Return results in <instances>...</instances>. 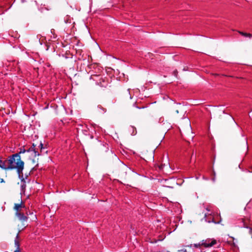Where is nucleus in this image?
<instances>
[{
  "instance_id": "1a4fd4ad",
  "label": "nucleus",
  "mask_w": 252,
  "mask_h": 252,
  "mask_svg": "<svg viewBox=\"0 0 252 252\" xmlns=\"http://www.w3.org/2000/svg\"><path fill=\"white\" fill-rule=\"evenodd\" d=\"M238 32L241 35H243L244 36L249 37V38L252 37V34H251V33H247V32H241V31H238Z\"/></svg>"
},
{
  "instance_id": "5701e85b",
  "label": "nucleus",
  "mask_w": 252,
  "mask_h": 252,
  "mask_svg": "<svg viewBox=\"0 0 252 252\" xmlns=\"http://www.w3.org/2000/svg\"><path fill=\"white\" fill-rule=\"evenodd\" d=\"M14 252H20V249H16Z\"/></svg>"
},
{
  "instance_id": "ddd939ff",
  "label": "nucleus",
  "mask_w": 252,
  "mask_h": 252,
  "mask_svg": "<svg viewBox=\"0 0 252 252\" xmlns=\"http://www.w3.org/2000/svg\"><path fill=\"white\" fill-rule=\"evenodd\" d=\"M39 147H40V152L42 153L45 147H43V144L41 142L40 143Z\"/></svg>"
},
{
  "instance_id": "f257e3e1",
  "label": "nucleus",
  "mask_w": 252,
  "mask_h": 252,
  "mask_svg": "<svg viewBox=\"0 0 252 252\" xmlns=\"http://www.w3.org/2000/svg\"><path fill=\"white\" fill-rule=\"evenodd\" d=\"M24 167V162L21 160L19 154H15L4 160L0 159V168L5 171L16 169L18 174L22 173Z\"/></svg>"
},
{
  "instance_id": "a878e982",
  "label": "nucleus",
  "mask_w": 252,
  "mask_h": 252,
  "mask_svg": "<svg viewBox=\"0 0 252 252\" xmlns=\"http://www.w3.org/2000/svg\"><path fill=\"white\" fill-rule=\"evenodd\" d=\"M250 233L252 234V229L250 228Z\"/></svg>"
},
{
  "instance_id": "412c9836",
  "label": "nucleus",
  "mask_w": 252,
  "mask_h": 252,
  "mask_svg": "<svg viewBox=\"0 0 252 252\" xmlns=\"http://www.w3.org/2000/svg\"><path fill=\"white\" fill-rule=\"evenodd\" d=\"M0 183H5V181L3 179L0 178Z\"/></svg>"
},
{
  "instance_id": "39448f33",
  "label": "nucleus",
  "mask_w": 252,
  "mask_h": 252,
  "mask_svg": "<svg viewBox=\"0 0 252 252\" xmlns=\"http://www.w3.org/2000/svg\"><path fill=\"white\" fill-rule=\"evenodd\" d=\"M15 216L18 217L19 220L22 221L23 225H25L24 223L25 221H26L28 220V217L24 215V214L21 212H16Z\"/></svg>"
},
{
  "instance_id": "4be33fe9",
  "label": "nucleus",
  "mask_w": 252,
  "mask_h": 252,
  "mask_svg": "<svg viewBox=\"0 0 252 252\" xmlns=\"http://www.w3.org/2000/svg\"><path fill=\"white\" fill-rule=\"evenodd\" d=\"M148 56L149 57H151L152 56H153V54L151 53H148Z\"/></svg>"
},
{
  "instance_id": "c756f323",
  "label": "nucleus",
  "mask_w": 252,
  "mask_h": 252,
  "mask_svg": "<svg viewBox=\"0 0 252 252\" xmlns=\"http://www.w3.org/2000/svg\"><path fill=\"white\" fill-rule=\"evenodd\" d=\"M34 169V167H33L32 169V170H33Z\"/></svg>"
},
{
  "instance_id": "7ed1b4c3",
  "label": "nucleus",
  "mask_w": 252,
  "mask_h": 252,
  "mask_svg": "<svg viewBox=\"0 0 252 252\" xmlns=\"http://www.w3.org/2000/svg\"><path fill=\"white\" fill-rule=\"evenodd\" d=\"M215 118L217 122L220 123H224L225 121H234L233 118L230 116H222L220 114H218Z\"/></svg>"
},
{
  "instance_id": "7c9ffc66",
  "label": "nucleus",
  "mask_w": 252,
  "mask_h": 252,
  "mask_svg": "<svg viewBox=\"0 0 252 252\" xmlns=\"http://www.w3.org/2000/svg\"><path fill=\"white\" fill-rule=\"evenodd\" d=\"M18 236H19V235H18V234H17L16 237L18 238Z\"/></svg>"
},
{
  "instance_id": "9d476101",
  "label": "nucleus",
  "mask_w": 252,
  "mask_h": 252,
  "mask_svg": "<svg viewBox=\"0 0 252 252\" xmlns=\"http://www.w3.org/2000/svg\"><path fill=\"white\" fill-rule=\"evenodd\" d=\"M209 220H207V219H205V221H208V222H213L214 223H216V222L214 220V219L211 215H209L208 216Z\"/></svg>"
},
{
  "instance_id": "bb28decb",
  "label": "nucleus",
  "mask_w": 252,
  "mask_h": 252,
  "mask_svg": "<svg viewBox=\"0 0 252 252\" xmlns=\"http://www.w3.org/2000/svg\"><path fill=\"white\" fill-rule=\"evenodd\" d=\"M215 174H216V173H215V171H213V175L214 176H215Z\"/></svg>"
},
{
  "instance_id": "423d86ee",
  "label": "nucleus",
  "mask_w": 252,
  "mask_h": 252,
  "mask_svg": "<svg viewBox=\"0 0 252 252\" xmlns=\"http://www.w3.org/2000/svg\"><path fill=\"white\" fill-rule=\"evenodd\" d=\"M98 86L100 87L103 90L104 89L107 88L108 87V83L107 80H105L104 78H101L99 82L96 84Z\"/></svg>"
},
{
  "instance_id": "4468645a",
  "label": "nucleus",
  "mask_w": 252,
  "mask_h": 252,
  "mask_svg": "<svg viewBox=\"0 0 252 252\" xmlns=\"http://www.w3.org/2000/svg\"><path fill=\"white\" fill-rule=\"evenodd\" d=\"M26 156L28 157L29 159H32L33 157H34V155H32L31 153H30L29 155L25 154Z\"/></svg>"
},
{
  "instance_id": "f03ea898",
  "label": "nucleus",
  "mask_w": 252,
  "mask_h": 252,
  "mask_svg": "<svg viewBox=\"0 0 252 252\" xmlns=\"http://www.w3.org/2000/svg\"><path fill=\"white\" fill-rule=\"evenodd\" d=\"M36 145L34 144H32V147L30 148L28 150H22L21 149L20 151L17 154H19V156H20L21 154H25L29 155L30 153H31L32 155H34V157H36L37 156H39V154L38 153L37 151L35 150V147Z\"/></svg>"
},
{
  "instance_id": "dca6fc26",
  "label": "nucleus",
  "mask_w": 252,
  "mask_h": 252,
  "mask_svg": "<svg viewBox=\"0 0 252 252\" xmlns=\"http://www.w3.org/2000/svg\"><path fill=\"white\" fill-rule=\"evenodd\" d=\"M154 156L153 155V154L152 153H150V156L149 157V158H148V159L149 160H154Z\"/></svg>"
},
{
  "instance_id": "6e6552de",
  "label": "nucleus",
  "mask_w": 252,
  "mask_h": 252,
  "mask_svg": "<svg viewBox=\"0 0 252 252\" xmlns=\"http://www.w3.org/2000/svg\"><path fill=\"white\" fill-rule=\"evenodd\" d=\"M24 207H25V205L21 202L20 204L15 203L13 209L16 211V212H20L21 209Z\"/></svg>"
},
{
  "instance_id": "20e7f679",
  "label": "nucleus",
  "mask_w": 252,
  "mask_h": 252,
  "mask_svg": "<svg viewBox=\"0 0 252 252\" xmlns=\"http://www.w3.org/2000/svg\"><path fill=\"white\" fill-rule=\"evenodd\" d=\"M217 243V241L215 239H206L201 241V245L205 248L211 247Z\"/></svg>"
},
{
  "instance_id": "b1692460",
  "label": "nucleus",
  "mask_w": 252,
  "mask_h": 252,
  "mask_svg": "<svg viewBox=\"0 0 252 252\" xmlns=\"http://www.w3.org/2000/svg\"><path fill=\"white\" fill-rule=\"evenodd\" d=\"M32 161L33 163H35L36 162L35 159H32Z\"/></svg>"
},
{
  "instance_id": "2eb2a0df",
  "label": "nucleus",
  "mask_w": 252,
  "mask_h": 252,
  "mask_svg": "<svg viewBox=\"0 0 252 252\" xmlns=\"http://www.w3.org/2000/svg\"><path fill=\"white\" fill-rule=\"evenodd\" d=\"M244 149L246 150H247V152L248 151V145H247V142H244Z\"/></svg>"
},
{
  "instance_id": "6ab92c4d",
  "label": "nucleus",
  "mask_w": 252,
  "mask_h": 252,
  "mask_svg": "<svg viewBox=\"0 0 252 252\" xmlns=\"http://www.w3.org/2000/svg\"><path fill=\"white\" fill-rule=\"evenodd\" d=\"M178 71L177 70H175L173 72V75L176 77H177V75H178Z\"/></svg>"
},
{
  "instance_id": "2f4dec72",
  "label": "nucleus",
  "mask_w": 252,
  "mask_h": 252,
  "mask_svg": "<svg viewBox=\"0 0 252 252\" xmlns=\"http://www.w3.org/2000/svg\"><path fill=\"white\" fill-rule=\"evenodd\" d=\"M222 113H223V114H225V112H224V111H223Z\"/></svg>"
},
{
  "instance_id": "f3484780",
  "label": "nucleus",
  "mask_w": 252,
  "mask_h": 252,
  "mask_svg": "<svg viewBox=\"0 0 252 252\" xmlns=\"http://www.w3.org/2000/svg\"><path fill=\"white\" fill-rule=\"evenodd\" d=\"M203 246V245H201V242L200 243H199L198 244H194V246L195 248H198V247H200V246Z\"/></svg>"
},
{
  "instance_id": "473e14b6",
  "label": "nucleus",
  "mask_w": 252,
  "mask_h": 252,
  "mask_svg": "<svg viewBox=\"0 0 252 252\" xmlns=\"http://www.w3.org/2000/svg\"><path fill=\"white\" fill-rule=\"evenodd\" d=\"M45 153L47 154V151H45Z\"/></svg>"
},
{
  "instance_id": "393cba45",
  "label": "nucleus",
  "mask_w": 252,
  "mask_h": 252,
  "mask_svg": "<svg viewBox=\"0 0 252 252\" xmlns=\"http://www.w3.org/2000/svg\"><path fill=\"white\" fill-rule=\"evenodd\" d=\"M212 180L213 182H215V176L214 177L212 178Z\"/></svg>"
},
{
  "instance_id": "0eeeda50",
  "label": "nucleus",
  "mask_w": 252,
  "mask_h": 252,
  "mask_svg": "<svg viewBox=\"0 0 252 252\" xmlns=\"http://www.w3.org/2000/svg\"><path fill=\"white\" fill-rule=\"evenodd\" d=\"M18 176L19 178L21 181V183H22L21 185V189L23 190H24L25 189L26 187V182L25 181V179L24 178V176H23V171H22V173H21V174H20V176H19V174H18Z\"/></svg>"
},
{
  "instance_id": "cd10ccee",
  "label": "nucleus",
  "mask_w": 252,
  "mask_h": 252,
  "mask_svg": "<svg viewBox=\"0 0 252 252\" xmlns=\"http://www.w3.org/2000/svg\"><path fill=\"white\" fill-rule=\"evenodd\" d=\"M176 112L177 113H179L178 110H176Z\"/></svg>"
},
{
  "instance_id": "c85d7f7f",
  "label": "nucleus",
  "mask_w": 252,
  "mask_h": 252,
  "mask_svg": "<svg viewBox=\"0 0 252 252\" xmlns=\"http://www.w3.org/2000/svg\"><path fill=\"white\" fill-rule=\"evenodd\" d=\"M28 176V175H26V178H27Z\"/></svg>"
},
{
  "instance_id": "a211bd4d",
  "label": "nucleus",
  "mask_w": 252,
  "mask_h": 252,
  "mask_svg": "<svg viewBox=\"0 0 252 252\" xmlns=\"http://www.w3.org/2000/svg\"><path fill=\"white\" fill-rule=\"evenodd\" d=\"M165 165V164H160V165H158V168H159V170H162V169H163V167H164Z\"/></svg>"
},
{
  "instance_id": "aec40b11",
  "label": "nucleus",
  "mask_w": 252,
  "mask_h": 252,
  "mask_svg": "<svg viewBox=\"0 0 252 252\" xmlns=\"http://www.w3.org/2000/svg\"><path fill=\"white\" fill-rule=\"evenodd\" d=\"M132 128H133V132H132V135H135L136 134V128L135 127H133V126H132Z\"/></svg>"
},
{
  "instance_id": "9b49d317",
  "label": "nucleus",
  "mask_w": 252,
  "mask_h": 252,
  "mask_svg": "<svg viewBox=\"0 0 252 252\" xmlns=\"http://www.w3.org/2000/svg\"><path fill=\"white\" fill-rule=\"evenodd\" d=\"M186 124H187V129L189 130L191 129V126H190V122H189V120L186 121Z\"/></svg>"
},
{
  "instance_id": "f8f14e48",
  "label": "nucleus",
  "mask_w": 252,
  "mask_h": 252,
  "mask_svg": "<svg viewBox=\"0 0 252 252\" xmlns=\"http://www.w3.org/2000/svg\"><path fill=\"white\" fill-rule=\"evenodd\" d=\"M15 245L16 247V249H20L19 242L16 240H15Z\"/></svg>"
}]
</instances>
